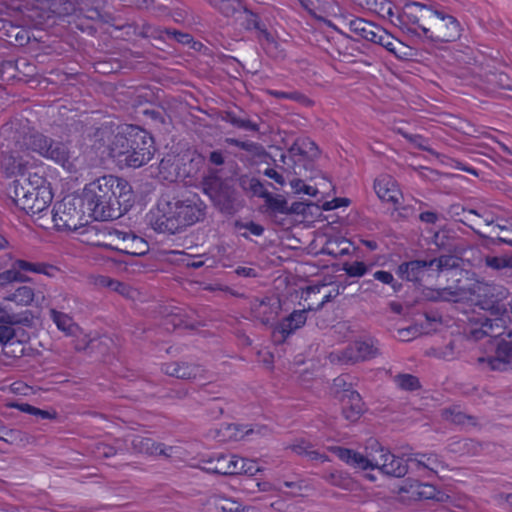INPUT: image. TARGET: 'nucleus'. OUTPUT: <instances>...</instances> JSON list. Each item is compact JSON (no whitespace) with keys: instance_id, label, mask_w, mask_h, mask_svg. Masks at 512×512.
Segmentation results:
<instances>
[{"instance_id":"50","label":"nucleus","mask_w":512,"mask_h":512,"mask_svg":"<svg viewBox=\"0 0 512 512\" xmlns=\"http://www.w3.org/2000/svg\"><path fill=\"white\" fill-rule=\"evenodd\" d=\"M234 225L237 230L245 229V230H248L251 234H253L255 236H261L264 233V227L260 224L253 222V221H250V222L236 221Z\"/></svg>"},{"instance_id":"6","label":"nucleus","mask_w":512,"mask_h":512,"mask_svg":"<svg viewBox=\"0 0 512 512\" xmlns=\"http://www.w3.org/2000/svg\"><path fill=\"white\" fill-rule=\"evenodd\" d=\"M13 194L10 195L15 205L27 214H38L48 209L52 202L51 189L37 173L22 175L13 183Z\"/></svg>"},{"instance_id":"3","label":"nucleus","mask_w":512,"mask_h":512,"mask_svg":"<svg viewBox=\"0 0 512 512\" xmlns=\"http://www.w3.org/2000/svg\"><path fill=\"white\" fill-rule=\"evenodd\" d=\"M81 199L88 217L97 221L117 219L134 202L131 185L113 175H105L86 184Z\"/></svg>"},{"instance_id":"2","label":"nucleus","mask_w":512,"mask_h":512,"mask_svg":"<svg viewBox=\"0 0 512 512\" xmlns=\"http://www.w3.org/2000/svg\"><path fill=\"white\" fill-rule=\"evenodd\" d=\"M400 30L430 43L453 42L461 36V25L456 17L415 1L404 4Z\"/></svg>"},{"instance_id":"35","label":"nucleus","mask_w":512,"mask_h":512,"mask_svg":"<svg viewBox=\"0 0 512 512\" xmlns=\"http://www.w3.org/2000/svg\"><path fill=\"white\" fill-rule=\"evenodd\" d=\"M429 265L430 268H435L440 273L458 267L459 259L453 255H442L438 258L429 259Z\"/></svg>"},{"instance_id":"19","label":"nucleus","mask_w":512,"mask_h":512,"mask_svg":"<svg viewBox=\"0 0 512 512\" xmlns=\"http://www.w3.org/2000/svg\"><path fill=\"white\" fill-rule=\"evenodd\" d=\"M374 189L382 201L390 202L394 205L398 204L402 198V193L397 183L390 176L377 178L374 182Z\"/></svg>"},{"instance_id":"21","label":"nucleus","mask_w":512,"mask_h":512,"mask_svg":"<svg viewBox=\"0 0 512 512\" xmlns=\"http://www.w3.org/2000/svg\"><path fill=\"white\" fill-rule=\"evenodd\" d=\"M342 414L350 422L359 419L363 412V402L358 392H349L340 396Z\"/></svg>"},{"instance_id":"31","label":"nucleus","mask_w":512,"mask_h":512,"mask_svg":"<svg viewBox=\"0 0 512 512\" xmlns=\"http://www.w3.org/2000/svg\"><path fill=\"white\" fill-rule=\"evenodd\" d=\"M348 26L351 32L368 41L377 25L363 18H355L349 21Z\"/></svg>"},{"instance_id":"7","label":"nucleus","mask_w":512,"mask_h":512,"mask_svg":"<svg viewBox=\"0 0 512 512\" xmlns=\"http://www.w3.org/2000/svg\"><path fill=\"white\" fill-rule=\"evenodd\" d=\"M81 197H65L57 202L52 210V220L57 230H77L86 225V209H83Z\"/></svg>"},{"instance_id":"25","label":"nucleus","mask_w":512,"mask_h":512,"mask_svg":"<svg viewBox=\"0 0 512 512\" xmlns=\"http://www.w3.org/2000/svg\"><path fill=\"white\" fill-rule=\"evenodd\" d=\"M328 359L332 364L339 365H354L360 362L353 342L343 349L330 352Z\"/></svg>"},{"instance_id":"32","label":"nucleus","mask_w":512,"mask_h":512,"mask_svg":"<svg viewBox=\"0 0 512 512\" xmlns=\"http://www.w3.org/2000/svg\"><path fill=\"white\" fill-rule=\"evenodd\" d=\"M49 315L59 330L65 332L68 335L73 333L76 325L68 314L57 311L56 309H50Z\"/></svg>"},{"instance_id":"33","label":"nucleus","mask_w":512,"mask_h":512,"mask_svg":"<svg viewBox=\"0 0 512 512\" xmlns=\"http://www.w3.org/2000/svg\"><path fill=\"white\" fill-rule=\"evenodd\" d=\"M413 495L418 499H435L437 501H443L445 494L438 491L434 485L428 483H418L414 490Z\"/></svg>"},{"instance_id":"27","label":"nucleus","mask_w":512,"mask_h":512,"mask_svg":"<svg viewBox=\"0 0 512 512\" xmlns=\"http://www.w3.org/2000/svg\"><path fill=\"white\" fill-rule=\"evenodd\" d=\"M208 4L226 18L241 13L244 4L241 0H206Z\"/></svg>"},{"instance_id":"16","label":"nucleus","mask_w":512,"mask_h":512,"mask_svg":"<svg viewBox=\"0 0 512 512\" xmlns=\"http://www.w3.org/2000/svg\"><path fill=\"white\" fill-rule=\"evenodd\" d=\"M357 2L360 6L382 18L389 19L394 26L400 29V16L403 14V7L395 13V6L390 0H357Z\"/></svg>"},{"instance_id":"49","label":"nucleus","mask_w":512,"mask_h":512,"mask_svg":"<svg viewBox=\"0 0 512 512\" xmlns=\"http://www.w3.org/2000/svg\"><path fill=\"white\" fill-rule=\"evenodd\" d=\"M216 254L212 259L220 263L223 267H227L231 265L232 258L230 257V254L228 253V248L224 245H217L215 247Z\"/></svg>"},{"instance_id":"54","label":"nucleus","mask_w":512,"mask_h":512,"mask_svg":"<svg viewBox=\"0 0 512 512\" xmlns=\"http://www.w3.org/2000/svg\"><path fill=\"white\" fill-rule=\"evenodd\" d=\"M56 270H57L56 267H54L52 265L45 264V263H34L33 268H32V272L39 273V274H45L48 276H53L54 272H56Z\"/></svg>"},{"instance_id":"52","label":"nucleus","mask_w":512,"mask_h":512,"mask_svg":"<svg viewBox=\"0 0 512 512\" xmlns=\"http://www.w3.org/2000/svg\"><path fill=\"white\" fill-rule=\"evenodd\" d=\"M214 264H215V260L212 259L211 257L204 258V255H199V256H195L191 262H188L187 266L197 269L202 266L213 267Z\"/></svg>"},{"instance_id":"57","label":"nucleus","mask_w":512,"mask_h":512,"mask_svg":"<svg viewBox=\"0 0 512 512\" xmlns=\"http://www.w3.org/2000/svg\"><path fill=\"white\" fill-rule=\"evenodd\" d=\"M312 448V444L305 440H299L295 444L291 445V449L298 455H307L308 451Z\"/></svg>"},{"instance_id":"1","label":"nucleus","mask_w":512,"mask_h":512,"mask_svg":"<svg viewBox=\"0 0 512 512\" xmlns=\"http://www.w3.org/2000/svg\"><path fill=\"white\" fill-rule=\"evenodd\" d=\"M1 167L8 177L26 175L29 156L36 153L62 166L70 173L77 171L74 152L68 143L50 138L30 126L28 119H13L0 128Z\"/></svg>"},{"instance_id":"48","label":"nucleus","mask_w":512,"mask_h":512,"mask_svg":"<svg viewBox=\"0 0 512 512\" xmlns=\"http://www.w3.org/2000/svg\"><path fill=\"white\" fill-rule=\"evenodd\" d=\"M333 388L339 397L349 392H356L355 390L351 389V383L347 382V375H341L335 378L333 381Z\"/></svg>"},{"instance_id":"30","label":"nucleus","mask_w":512,"mask_h":512,"mask_svg":"<svg viewBox=\"0 0 512 512\" xmlns=\"http://www.w3.org/2000/svg\"><path fill=\"white\" fill-rule=\"evenodd\" d=\"M360 362L375 358L380 354L377 342L373 339L353 342Z\"/></svg>"},{"instance_id":"58","label":"nucleus","mask_w":512,"mask_h":512,"mask_svg":"<svg viewBox=\"0 0 512 512\" xmlns=\"http://www.w3.org/2000/svg\"><path fill=\"white\" fill-rule=\"evenodd\" d=\"M208 161L215 166H221L225 163V154L221 150H214L209 153Z\"/></svg>"},{"instance_id":"5","label":"nucleus","mask_w":512,"mask_h":512,"mask_svg":"<svg viewBox=\"0 0 512 512\" xmlns=\"http://www.w3.org/2000/svg\"><path fill=\"white\" fill-rule=\"evenodd\" d=\"M109 151L119 164L139 168L153 158L156 148L153 137L146 130L136 125H126L114 135Z\"/></svg>"},{"instance_id":"14","label":"nucleus","mask_w":512,"mask_h":512,"mask_svg":"<svg viewBox=\"0 0 512 512\" xmlns=\"http://www.w3.org/2000/svg\"><path fill=\"white\" fill-rule=\"evenodd\" d=\"M402 456H408L410 467L419 472L423 471V475L427 477L437 474L440 468H444L443 461L435 453L403 452Z\"/></svg>"},{"instance_id":"45","label":"nucleus","mask_w":512,"mask_h":512,"mask_svg":"<svg viewBox=\"0 0 512 512\" xmlns=\"http://www.w3.org/2000/svg\"><path fill=\"white\" fill-rule=\"evenodd\" d=\"M28 278L15 269H8L0 272V287H4L12 282H25Z\"/></svg>"},{"instance_id":"41","label":"nucleus","mask_w":512,"mask_h":512,"mask_svg":"<svg viewBox=\"0 0 512 512\" xmlns=\"http://www.w3.org/2000/svg\"><path fill=\"white\" fill-rule=\"evenodd\" d=\"M268 94L276 99H287L298 103H306L308 101V98L298 91L268 90Z\"/></svg>"},{"instance_id":"51","label":"nucleus","mask_w":512,"mask_h":512,"mask_svg":"<svg viewBox=\"0 0 512 512\" xmlns=\"http://www.w3.org/2000/svg\"><path fill=\"white\" fill-rule=\"evenodd\" d=\"M166 35L170 39H174L175 41L181 44H190L193 40L192 36L189 33L181 32L176 29H166Z\"/></svg>"},{"instance_id":"43","label":"nucleus","mask_w":512,"mask_h":512,"mask_svg":"<svg viewBox=\"0 0 512 512\" xmlns=\"http://www.w3.org/2000/svg\"><path fill=\"white\" fill-rule=\"evenodd\" d=\"M492 329V321L488 318H484L481 322L480 327H472L467 332L468 337L473 340H480L483 337L489 335V331Z\"/></svg>"},{"instance_id":"28","label":"nucleus","mask_w":512,"mask_h":512,"mask_svg":"<svg viewBox=\"0 0 512 512\" xmlns=\"http://www.w3.org/2000/svg\"><path fill=\"white\" fill-rule=\"evenodd\" d=\"M224 142L227 145L237 147L250 153L253 157L262 158L267 155L263 145L253 141H242L236 138H225Z\"/></svg>"},{"instance_id":"53","label":"nucleus","mask_w":512,"mask_h":512,"mask_svg":"<svg viewBox=\"0 0 512 512\" xmlns=\"http://www.w3.org/2000/svg\"><path fill=\"white\" fill-rule=\"evenodd\" d=\"M111 291L117 292L118 294L126 298H132L135 292L128 284L120 282L118 280H115Z\"/></svg>"},{"instance_id":"38","label":"nucleus","mask_w":512,"mask_h":512,"mask_svg":"<svg viewBox=\"0 0 512 512\" xmlns=\"http://www.w3.org/2000/svg\"><path fill=\"white\" fill-rule=\"evenodd\" d=\"M395 383L403 390L414 391L420 387L418 378L411 374H399L394 378Z\"/></svg>"},{"instance_id":"40","label":"nucleus","mask_w":512,"mask_h":512,"mask_svg":"<svg viewBox=\"0 0 512 512\" xmlns=\"http://www.w3.org/2000/svg\"><path fill=\"white\" fill-rule=\"evenodd\" d=\"M373 279L389 285L395 293L402 289V284L397 282L393 274L389 271L378 270L373 273Z\"/></svg>"},{"instance_id":"44","label":"nucleus","mask_w":512,"mask_h":512,"mask_svg":"<svg viewBox=\"0 0 512 512\" xmlns=\"http://www.w3.org/2000/svg\"><path fill=\"white\" fill-rule=\"evenodd\" d=\"M485 264L487 267L501 270L504 268H512V256L510 257H497L487 256L485 257Z\"/></svg>"},{"instance_id":"23","label":"nucleus","mask_w":512,"mask_h":512,"mask_svg":"<svg viewBox=\"0 0 512 512\" xmlns=\"http://www.w3.org/2000/svg\"><path fill=\"white\" fill-rule=\"evenodd\" d=\"M307 320V310H295L289 316L282 319L278 324L277 330L284 338L293 334L297 329L304 326Z\"/></svg>"},{"instance_id":"18","label":"nucleus","mask_w":512,"mask_h":512,"mask_svg":"<svg viewBox=\"0 0 512 512\" xmlns=\"http://www.w3.org/2000/svg\"><path fill=\"white\" fill-rule=\"evenodd\" d=\"M429 268V260L416 259L401 263L396 270V274L402 280L418 283Z\"/></svg>"},{"instance_id":"4","label":"nucleus","mask_w":512,"mask_h":512,"mask_svg":"<svg viewBox=\"0 0 512 512\" xmlns=\"http://www.w3.org/2000/svg\"><path fill=\"white\" fill-rule=\"evenodd\" d=\"M207 205L198 194L185 198L170 193L160 196L157 204L150 212V224L159 233L176 234L187 227L204 221Z\"/></svg>"},{"instance_id":"11","label":"nucleus","mask_w":512,"mask_h":512,"mask_svg":"<svg viewBox=\"0 0 512 512\" xmlns=\"http://www.w3.org/2000/svg\"><path fill=\"white\" fill-rule=\"evenodd\" d=\"M21 321L15 314H10L7 310L0 307V323L6 324L0 332V344L5 356L19 358L24 354V346L21 341L16 339V332L13 325Z\"/></svg>"},{"instance_id":"12","label":"nucleus","mask_w":512,"mask_h":512,"mask_svg":"<svg viewBox=\"0 0 512 512\" xmlns=\"http://www.w3.org/2000/svg\"><path fill=\"white\" fill-rule=\"evenodd\" d=\"M376 445L378 446L379 455L374 456V469H379L382 473L397 478L405 476L410 467L408 457L403 459L395 456L379 444L376 443Z\"/></svg>"},{"instance_id":"37","label":"nucleus","mask_w":512,"mask_h":512,"mask_svg":"<svg viewBox=\"0 0 512 512\" xmlns=\"http://www.w3.org/2000/svg\"><path fill=\"white\" fill-rule=\"evenodd\" d=\"M19 305H30L34 300V290L28 286H21L17 288L8 298Z\"/></svg>"},{"instance_id":"64","label":"nucleus","mask_w":512,"mask_h":512,"mask_svg":"<svg viewBox=\"0 0 512 512\" xmlns=\"http://www.w3.org/2000/svg\"><path fill=\"white\" fill-rule=\"evenodd\" d=\"M235 273L238 276L248 277V278H255L258 275V273L255 269L250 268V267H241V266L236 268Z\"/></svg>"},{"instance_id":"39","label":"nucleus","mask_w":512,"mask_h":512,"mask_svg":"<svg viewBox=\"0 0 512 512\" xmlns=\"http://www.w3.org/2000/svg\"><path fill=\"white\" fill-rule=\"evenodd\" d=\"M10 406L17 408L21 412L28 413L36 417H40L42 419H52L55 417V413L51 414L49 411L39 409L28 403H12Z\"/></svg>"},{"instance_id":"17","label":"nucleus","mask_w":512,"mask_h":512,"mask_svg":"<svg viewBox=\"0 0 512 512\" xmlns=\"http://www.w3.org/2000/svg\"><path fill=\"white\" fill-rule=\"evenodd\" d=\"M330 451L335 454L341 461L355 469H374L373 462L375 455H372L371 457L364 456L357 451L340 446L330 447Z\"/></svg>"},{"instance_id":"42","label":"nucleus","mask_w":512,"mask_h":512,"mask_svg":"<svg viewBox=\"0 0 512 512\" xmlns=\"http://www.w3.org/2000/svg\"><path fill=\"white\" fill-rule=\"evenodd\" d=\"M171 323L174 327L185 329H196L200 325L199 321L192 319L190 316L181 315L180 313L171 315Z\"/></svg>"},{"instance_id":"9","label":"nucleus","mask_w":512,"mask_h":512,"mask_svg":"<svg viewBox=\"0 0 512 512\" xmlns=\"http://www.w3.org/2000/svg\"><path fill=\"white\" fill-rule=\"evenodd\" d=\"M106 234L110 242H98V246L115 249L131 256H143L149 251L148 242L131 231L111 229Z\"/></svg>"},{"instance_id":"55","label":"nucleus","mask_w":512,"mask_h":512,"mask_svg":"<svg viewBox=\"0 0 512 512\" xmlns=\"http://www.w3.org/2000/svg\"><path fill=\"white\" fill-rule=\"evenodd\" d=\"M323 478L330 484L334 486H342L344 477L339 471H331L329 473L324 474Z\"/></svg>"},{"instance_id":"26","label":"nucleus","mask_w":512,"mask_h":512,"mask_svg":"<svg viewBox=\"0 0 512 512\" xmlns=\"http://www.w3.org/2000/svg\"><path fill=\"white\" fill-rule=\"evenodd\" d=\"M238 182L241 189L251 197H259L264 199V197L269 192L259 179L246 174L241 175L238 179Z\"/></svg>"},{"instance_id":"15","label":"nucleus","mask_w":512,"mask_h":512,"mask_svg":"<svg viewBox=\"0 0 512 512\" xmlns=\"http://www.w3.org/2000/svg\"><path fill=\"white\" fill-rule=\"evenodd\" d=\"M280 309L278 300L272 297H264L262 299L255 298L251 302L250 310L253 318L262 324H268L275 319Z\"/></svg>"},{"instance_id":"62","label":"nucleus","mask_w":512,"mask_h":512,"mask_svg":"<svg viewBox=\"0 0 512 512\" xmlns=\"http://www.w3.org/2000/svg\"><path fill=\"white\" fill-rule=\"evenodd\" d=\"M419 219L422 222L427 223V224H435L439 220V216L435 212L426 211V212H422L419 215Z\"/></svg>"},{"instance_id":"36","label":"nucleus","mask_w":512,"mask_h":512,"mask_svg":"<svg viewBox=\"0 0 512 512\" xmlns=\"http://www.w3.org/2000/svg\"><path fill=\"white\" fill-rule=\"evenodd\" d=\"M265 204L269 210L275 213L289 214L290 210L286 199L281 195L274 196L268 192L264 197Z\"/></svg>"},{"instance_id":"46","label":"nucleus","mask_w":512,"mask_h":512,"mask_svg":"<svg viewBox=\"0 0 512 512\" xmlns=\"http://www.w3.org/2000/svg\"><path fill=\"white\" fill-rule=\"evenodd\" d=\"M290 185L295 193H304L309 196H316L318 189L316 187L306 185L302 179H293L290 181Z\"/></svg>"},{"instance_id":"59","label":"nucleus","mask_w":512,"mask_h":512,"mask_svg":"<svg viewBox=\"0 0 512 512\" xmlns=\"http://www.w3.org/2000/svg\"><path fill=\"white\" fill-rule=\"evenodd\" d=\"M144 114L146 116H148L155 123H160V124L165 123L164 112L161 110L147 109L144 111Z\"/></svg>"},{"instance_id":"29","label":"nucleus","mask_w":512,"mask_h":512,"mask_svg":"<svg viewBox=\"0 0 512 512\" xmlns=\"http://www.w3.org/2000/svg\"><path fill=\"white\" fill-rule=\"evenodd\" d=\"M368 41L384 47L387 51L391 53H396L397 40L384 28L378 25L374 29V32L371 34Z\"/></svg>"},{"instance_id":"8","label":"nucleus","mask_w":512,"mask_h":512,"mask_svg":"<svg viewBox=\"0 0 512 512\" xmlns=\"http://www.w3.org/2000/svg\"><path fill=\"white\" fill-rule=\"evenodd\" d=\"M203 469L219 475H254L260 471L255 461L233 454H216L204 461Z\"/></svg>"},{"instance_id":"63","label":"nucleus","mask_w":512,"mask_h":512,"mask_svg":"<svg viewBox=\"0 0 512 512\" xmlns=\"http://www.w3.org/2000/svg\"><path fill=\"white\" fill-rule=\"evenodd\" d=\"M33 264L34 263H31V262H28V261H25V260H16L13 263L11 269H15L19 273H21L20 272L21 270L32 272Z\"/></svg>"},{"instance_id":"34","label":"nucleus","mask_w":512,"mask_h":512,"mask_svg":"<svg viewBox=\"0 0 512 512\" xmlns=\"http://www.w3.org/2000/svg\"><path fill=\"white\" fill-rule=\"evenodd\" d=\"M31 436H29L26 432H23L18 429H10L4 432V435H1V440L11 445L16 446H26L31 442Z\"/></svg>"},{"instance_id":"20","label":"nucleus","mask_w":512,"mask_h":512,"mask_svg":"<svg viewBox=\"0 0 512 512\" xmlns=\"http://www.w3.org/2000/svg\"><path fill=\"white\" fill-rule=\"evenodd\" d=\"M162 371L169 376L178 379L190 380L195 379L201 373V369L196 364L187 362H170L162 366Z\"/></svg>"},{"instance_id":"10","label":"nucleus","mask_w":512,"mask_h":512,"mask_svg":"<svg viewBox=\"0 0 512 512\" xmlns=\"http://www.w3.org/2000/svg\"><path fill=\"white\" fill-rule=\"evenodd\" d=\"M289 157L293 162V173L301 177H308L306 173L312 170L314 160L319 157L320 150L316 143L309 138H298L288 149Z\"/></svg>"},{"instance_id":"22","label":"nucleus","mask_w":512,"mask_h":512,"mask_svg":"<svg viewBox=\"0 0 512 512\" xmlns=\"http://www.w3.org/2000/svg\"><path fill=\"white\" fill-rule=\"evenodd\" d=\"M219 118L222 121L229 123L238 129L252 132L259 131V125L251 121L248 118L247 114L242 110H240L238 113L232 110L222 111L219 115Z\"/></svg>"},{"instance_id":"61","label":"nucleus","mask_w":512,"mask_h":512,"mask_svg":"<svg viewBox=\"0 0 512 512\" xmlns=\"http://www.w3.org/2000/svg\"><path fill=\"white\" fill-rule=\"evenodd\" d=\"M264 175L270 179H273L277 184L283 186L285 184L284 177L278 173L276 170L272 168H267L264 172Z\"/></svg>"},{"instance_id":"56","label":"nucleus","mask_w":512,"mask_h":512,"mask_svg":"<svg viewBox=\"0 0 512 512\" xmlns=\"http://www.w3.org/2000/svg\"><path fill=\"white\" fill-rule=\"evenodd\" d=\"M115 279H112L108 276L98 275L94 278V284L99 288H106L111 291L113 288Z\"/></svg>"},{"instance_id":"60","label":"nucleus","mask_w":512,"mask_h":512,"mask_svg":"<svg viewBox=\"0 0 512 512\" xmlns=\"http://www.w3.org/2000/svg\"><path fill=\"white\" fill-rule=\"evenodd\" d=\"M350 203V200L347 198H335L334 200L330 202H326L323 206L325 210H331L335 209L341 206H348Z\"/></svg>"},{"instance_id":"13","label":"nucleus","mask_w":512,"mask_h":512,"mask_svg":"<svg viewBox=\"0 0 512 512\" xmlns=\"http://www.w3.org/2000/svg\"><path fill=\"white\" fill-rule=\"evenodd\" d=\"M244 14V19L241 25L248 31L255 30L257 32V39L261 46L270 52L272 48H277V42L273 35L268 31L265 24L261 22L258 14L249 10L245 5L241 11Z\"/></svg>"},{"instance_id":"24","label":"nucleus","mask_w":512,"mask_h":512,"mask_svg":"<svg viewBox=\"0 0 512 512\" xmlns=\"http://www.w3.org/2000/svg\"><path fill=\"white\" fill-rule=\"evenodd\" d=\"M132 449L146 455H165L168 456L166 448L161 443H156L152 438L140 435L134 436L131 441Z\"/></svg>"},{"instance_id":"47","label":"nucleus","mask_w":512,"mask_h":512,"mask_svg":"<svg viewBox=\"0 0 512 512\" xmlns=\"http://www.w3.org/2000/svg\"><path fill=\"white\" fill-rule=\"evenodd\" d=\"M368 266L361 261H355L344 267L346 274L350 277H361L368 271Z\"/></svg>"}]
</instances>
